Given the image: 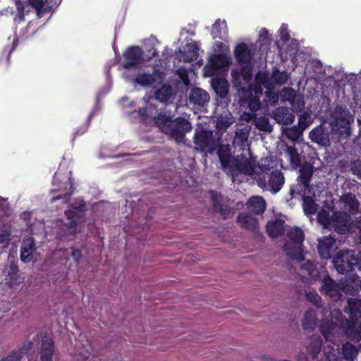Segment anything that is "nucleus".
<instances>
[{
  "instance_id": "4",
  "label": "nucleus",
  "mask_w": 361,
  "mask_h": 361,
  "mask_svg": "<svg viewBox=\"0 0 361 361\" xmlns=\"http://www.w3.org/2000/svg\"><path fill=\"white\" fill-rule=\"evenodd\" d=\"M313 175V166L309 164H304L300 169L298 183L295 188H290V194L292 197H297L301 193H311L312 187L310 181Z\"/></svg>"
},
{
  "instance_id": "9",
  "label": "nucleus",
  "mask_w": 361,
  "mask_h": 361,
  "mask_svg": "<svg viewBox=\"0 0 361 361\" xmlns=\"http://www.w3.org/2000/svg\"><path fill=\"white\" fill-rule=\"evenodd\" d=\"M228 169L233 177L236 176L238 173L250 176L254 173V168L250 159L243 157L240 159L235 157Z\"/></svg>"
},
{
  "instance_id": "38",
  "label": "nucleus",
  "mask_w": 361,
  "mask_h": 361,
  "mask_svg": "<svg viewBox=\"0 0 361 361\" xmlns=\"http://www.w3.org/2000/svg\"><path fill=\"white\" fill-rule=\"evenodd\" d=\"M301 269L306 271L307 274L313 279L319 276V271L317 270L316 266L310 261H307L301 265Z\"/></svg>"
},
{
  "instance_id": "41",
  "label": "nucleus",
  "mask_w": 361,
  "mask_h": 361,
  "mask_svg": "<svg viewBox=\"0 0 361 361\" xmlns=\"http://www.w3.org/2000/svg\"><path fill=\"white\" fill-rule=\"evenodd\" d=\"M302 133L303 130H302L298 126H294L287 130L286 133V136L288 139L295 141L297 140L300 137Z\"/></svg>"
},
{
  "instance_id": "13",
  "label": "nucleus",
  "mask_w": 361,
  "mask_h": 361,
  "mask_svg": "<svg viewBox=\"0 0 361 361\" xmlns=\"http://www.w3.org/2000/svg\"><path fill=\"white\" fill-rule=\"evenodd\" d=\"M345 312L349 314V323L355 327L357 324L360 318H361V299L349 298L348 300V306L345 307Z\"/></svg>"
},
{
  "instance_id": "49",
  "label": "nucleus",
  "mask_w": 361,
  "mask_h": 361,
  "mask_svg": "<svg viewBox=\"0 0 361 361\" xmlns=\"http://www.w3.org/2000/svg\"><path fill=\"white\" fill-rule=\"evenodd\" d=\"M210 194L212 207L216 211L219 207H220L223 204H221V197L219 195L217 192L214 190H211Z\"/></svg>"
},
{
  "instance_id": "26",
  "label": "nucleus",
  "mask_w": 361,
  "mask_h": 361,
  "mask_svg": "<svg viewBox=\"0 0 361 361\" xmlns=\"http://www.w3.org/2000/svg\"><path fill=\"white\" fill-rule=\"evenodd\" d=\"M266 202L259 196H254L250 198L247 202V208L255 214H262L266 209Z\"/></svg>"
},
{
  "instance_id": "19",
  "label": "nucleus",
  "mask_w": 361,
  "mask_h": 361,
  "mask_svg": "<svg viewBox=\"0 0 361 361\" xmlns=\"http://www.w3.org/2000/svg\"><path fill=\"white\" fill-rule=\"evenodd\" d=\"M234 56L237 62L242 65H249L252 58L251 50L245 43H240L235 47Z\"/></svg>"
},
{
  "instance_id": "37",
  "label": "nucleus",
  "mask_w": 361,
  "mask_h": 361,
  "mask_svg": "<svg viewBox=\"0 0 361 361\" xmlns=\"http://www.w3.org/2000/svg\"><path fill=\"white\" fill-rule=\"evenodd\" d=\"M318 222L323 225L324 228L331 226L332 216H330L329 212L327 210L322 209L317 214Z\"/></svg>"
},
{
  "instance_id": "2",
  "label": "nucleus",
  "mask_w": 361,
  "mask_h": 361,
  "mask_svg": "<svg viewBox=\"0 0 361 361\" xmlns=\"http://www.w3.org/2000/svg\"><path fill=\"white\" fill-rule=\"evenodd\" d=\"M354 118L345 106H336L331 122V129L341 137H348L351 134L350 123Z\"/></svg>"
},
{
  "instance_id": "46",
  "label": "nucleus",
  "mask_w": 361,
  "mask_h": 361,
  "mask_svg": "<svg viewBox=\"0 0 361 361\" xmlns=\"http://www.w3.org/2000/svg\"><path fill=\"white\" fill-rule=\"evenodd\" d=\"M33 348V343L30 341H25L22 345V347L16 353V354H17L20 358L23 357V356L27 353H28V352L30 350H31V349Z\"/></svg>"
},
{
  "instance_id": "63",
  "label": "nucleus",
  "mask_w": 361,
  "mask_h": 361,
  "mask_svg": "<svg viewBox=\"0 0 361 361\" xmlns=\"http://www.w3.org/2000/svg\"><path fill=\"white\" fill-rule=\"evenodd\" d=\"M351 170L353 174L361 176V163L354 162L351 164Z\"/></svg>"
},
{
  "instance_id": "54",
  "label": "nucleus",
  "mask_w": 361,
  "mask_h": 361,
  "mask_svg": "<svg viewBox=\"0 0 361 361\" xmlns=\"http://www.w3.org/2000/svg\"><path fill=\"white\" fill-rule=\"evenodd\" d=\"M280 38L283 42H286L290 39V35L288 30V27L285 24H282L280 28Z\"/></svg>"
},
{
  "instance_id": "64",
  "label": "nucleus",
  "mask_w": 361,
  "mask_h": 361,
  "mask_svg": "<svg viewBox=\"0 0 361 361\" xmlns=\"http://www.w3.org/2000/svg\"><path fill=\"white\" fill-rule=\"evenodd\" d=\"M21 358L13 352L11 355H8L6 358L1 359L0 361H20Z\"/></svg>"
},
{
  "instance_id": "45",
  "label": "nucleus",
  "mask_w": 361,
  "mask_h": 361,
  "mask_svg": "<svg viewBox=\"0 0 361 361\" xmlns=\"http://www.w3.org/2000/svg\"><path fill=\"white\" fill-rule=\"evenodd\" d=\"M258 167L262 173L267 175L271 173L273 166H271L270 160L269 158H263L259 162Z\"/></svg>"
},
{
  "instance_id": "14",
  "label": "nucleus",
  "mask_w": 361,
  "mask_h": 361,
  "mask_svg": "<svg viewBox=\"0 0 361 361\" xmlns=\"http://www.w3.org/2000/svg\"><path fill=\"white\" fill-rule=\"evenodd\" d=\"M36 250L35 239L27 237L23 240L20 246V260L24 263H29L33 259V253Z\"/></svg>"
},
{
  "instance_id": "57",
  "label": "nucleus",
  "mask_w": 361,
  "mask_h": 361,
  "mask_svg": "<svg viewBox=\"0 0 361 361\" xmlns=\"http://www.w3.org/2000/svg\"><path fill=\"white\" fill-rule=\"evenodd\" d=\"M72 209L78 212L80 214H82L85 211L86 204L82 200L79 202H75L72 205Z\"/></svg>"
},
{
  "instance_id": "12",
  "label": "nucleus",
  "mask_w": 361,
  "mask_h": 361,
  "mask_svg": "<svg viewBox=\"0 0 361 361\" xmlns=\"http://www.w3.org/2000/svg\"><path fill=\"white\" fill-rule=\"evenodd\" d=\"M309 137L312 142H314L323 147H328L331 145L328 130L322 125L314 128L309 133Z\"/></svg>"
},
{
  "instance_id": "3",
  "label": "nucleus",
  "mask_w": 361,
  "mask_h": 361,
  "mask_svg": "<svg viewBox=\"0 0 361 361\" xmlns=\"http://www.w3.org/2000/svg\"><path fill=\"white\" fill-rule=\"evenodd\" d=\"M287 236L293 242L294 246L289 242L285 243L283 248L286 255L298 262L303 261L304 256L300 248L305 239L303 231L298 227H295L288 231Z\"/></svg>"
},
{
  "instance_id": "47",
  "label": "nucleus",
  "mask_w": 361,
  "mask_h": 361,
  "mask_svg": "<svg viewBox=\"0 0 361 361\" xmlns=\"http://www.w3.org/2000/svg\"><path fill=\"white\" fill-rule=\"evenodd\" d=\"M306 296L307 300L310 301L312 304L317 307H322V298L320 296H319L318 294L316 293H309Z\"/></svg>"
},
{
  "instance_id": "5",
  "label": "nucleus",
  "mask_w": 361,
  "mask_h": 361,
  "mask_svg": "<svg viewBox=\"0 0 361 361\" xmlns=\"http://www.w3.org/2000/svg\"><path fill=\"white\" fill-rule=\"evenodd\" d=\"M336 271L341 274L352 271L357 264V257L353 250H339L333 259Z\"/></svg>"
},
{
  "instance_id": "25",
  "label": "nucleus",
  "mask_w": 361,
  "mask_h": 361,
  "mask_svg": "<svg viewBox=\"0 0 361 361\" xmlns=\"http://www.w3.org/2000/svg\"><path fill=\"white\" fill-rule=\"evenodd\" d=\"M189 100L191 103L203 106L209 102V95L205 90L201 88H194L190 93Z\"/></svg>"
},
{
  "instance_id": "1",
  "label": "nucleus",
  "mask_w": 361,
  "mask_h": 361,
  "mask_svg": "<svg viewBox=\"0 0 361 361\" xmlns=\"http://www.w3.org/2000/svg\"><path fill=\"white\" fill-rule=\"evenodd\" d=\"M154 125L159 130L177 143L182 142L185 135L192 130L191 123L184 117L178 116L173 118L172 116L159 113L153 117Z\"/></svg>"
},
{
  "instance_id": "50",
  "label": "nucleus",
  "mask_w": 361,
  "mask_h": 361,
  "mask_svg": "<svg viewBox=\"0 0 361 361\" xmlns=\"http://www.w3.org/2000/svg\"><path fill=\"white\" fill-rule=\"evenodd\" d=\"M92 117V114L89 115V116L87 117V118L86 120L85 123L80 128L75 130V131L74 132L73 138H75L77 136L84 134L87 131V130L90 126Z\"/></svg>"
},
{
  "instance_id": "43",
  "label": "nucleus",
  "mask_w": 361,
  "mask_h": 361,
  "mask_svg": "<svg viewBox=\"0 0 361 361\" xmlns=\"http://www.w3.org/2000/svg\"><path fill=\"white\" fill-rule=\"evenodd\" d=\"M311 123L312 119L310 115L307 112H304L300 116L297 126L304 131Z\"/></svg>"
},
{
  "instance_id": "15",
  "label": "nucleus",
  "mask_w": 361,
  "mask_h": 361,
  "mask_svg": "<svg viewBox=\"0 0 361 361\" xmlns=\"http://www.w3.org/2000/svg\"><path fill=\"white\" fill-rule=\"evenodd\" d=\"M335 248L336 240L331 236L324 237L319 241L318 252L322 259H331Z\"/></svg>"
},
{
  "instance_id": "60",
  "label": "nucleus",
  "mask_w": 361,
  "mask_h": 361,
  "mask_svg": "<svg viewBox=\"0 0 361 361\" xmlns=\"http://www.w3.org/2000/svg\"><path fill=\"white\" fill-rule=\"evenodd\" d=\"M71 255L73 258L74 261L78 264L82 258V251L80 249L71 247Z\"/></svg>"
},
{
  "instance_id": "7",
  "label": "nucleus",
  "mask_w": 361,
  "mask_h": 361,
  "mask_svg": "<svg viewBox=\"0 0 361 361\" xmlns=\"http://www.w3.org/2000/svg\"><path fill=\"white\" fill-rule=\"evenodd\" d=\"M143 55L144 51L139 46L133 45L128 47L123 52L121 66L126 70L133 68H140L144 61Z\"/></svg>"
},
{
  "instance_id": "24",
  "label": "nucleus",
  "mask_w": 361,
  "mask_h": 361,
  "mask_svg": "<svg viewBox=\"0 0 361 361\" xmlns=\"http://www.w3.org/2000/svg\"><path fill=\"white\" fill-rule=\"evenodd\" d=\"M274 118L279 123L290 125L294 121L295 116L287 107L281 106L274 111Z\"/></svg>"
},
{
  "instance_id": "48",
  "label": "nucleus",
  "mask_w": 361,
  "mask_h": 361,
  "mask_svg": "<svg viewBox=\"0 0 361 361\" xmlns=\"http://www.w3.org/2000/svg\"><path fill=\"white\" fill-rule=\"evenodd\" d=\"M351 323L348 322V329L351 331L352 334H353V338L357 339V341H361V324L358 321L357 324L355 325V327H350L351 326Z\"/></svg>"
},
{
  "instance_id": "62",
  "label": "nucleus",
  "mask_w": 361,
  "mask_h": 361,
  "mask_svg": "<svg viewBox=\"0 0 361 361\" xmlns=\"http://www.w3.org/2000/svg\"><path fill=\"white\" fill-rule=\"evenodd\" d=\"M286 152L288 154V155L290 156L291 161H294V160L295 159H298V151L295 147H292V146L288 147Z\"/></svg>"
},
{
  "instance_id": "56",
  "label": "nucleus",
  "mask_w": 361,
  "mask_h": 361,
  "mask_svg": "<svg viewBox=\"0 0 361 361\" xmlns=\"http://www.w3.org/2000/svg\"><path fill=\"white\" fill-rule=\"evenodd\" d=\"M266 95L270 104H277L279 99V94L278 92H271V90H269L267 92Z\"/></svg>"
},
{
  "instance_id": "30",
  "label": "nucleus",
  "mask_w": 361,
  "mask_h": 361,
  "mask_svg": "<svg viewBox=\"0 0 361 361\" xmlns=\"http://www.w3.org/2000/svg\"><path fill=\"white\" fill-rule=\"evenodd\" d=\"M307 193H301L302 197V208L304 213L307 215H312L317 212V204L312 197L307 195Z\"/></svg>"
},
{
  "instance_id": "27",
  "label": "nucleus",
  "mask_w": 361,
  "mask_h": 361,
  "mask_svg": "<svg viewBox=\"0 0 361 361\" xmlns=\"http://www.w3.org/2000/svg\"><path fill=\"white\" fill-rule=\"evenodd\" d=\"M212 86L216 94L221 98H225L228 93L229 85L225 78L212 79Z\"/></svg>"
},
{
  "instance_id": "39",
  "label": "nucleus",
  "mask_w": 361,
  "mask_h": 361,
  "mask_svg": "<svg viewBox=\"0 0 361 361\" xmlns=\"http://www.w3.org/2000/svg\"><path fill=\"white\" fill-rule=\"evenodd\" d=\"M68 185H69V188L68 190H66V192L63 194V195H57V196H55L54 197H52L51 199V202H54L59 200H61V199H63L66 202H68L70 197L72 195L73 191H74V187H73V180L72 178L70 177L68 178Z\"/></svg>"
},
{
  "instance_id": "40",
  "label": "nucleus",
  "mask_w": 361,
  "mask_h": 361,
  "mask_svg": "<svg viewBox=\"0 0 361 361\" xmlns=\"http://www.w3.org/2000/svg\"><path fill=\"white\" fill-rule=\"evenodd\" d=\"M16 46H17V41L13 40L11 46L5 47L1 51V56L0 57V60L2 61L3 59H5L7 64H9L11 55L12 52L15 50Z\"/></svg>"
},
{
  "instance_id": "35",
  "label": "nucleus",
  "mask_w": 361,
  "mask_h": 361,
  "mask_svg": "<svg viewBox=\"0 0 361 361\" xmlns=\"http://www.w3.org/2000/svg\"><path fill=\"white\" fill-rule=\"evenodd\" d=\"M302 325L304 330L313 331L314 329L316 326L315 317L310 311L305 313Z\"/></svg>"
},
{
  "instance_id": "6",
  "label": "nucleus",
  "mask_w": 361,
  "mask_h": 361,
  "mask_svg": "<svg viewBox=\"0 0 361 361\" xmlns=\"http://www.w3.org/2000/svg\"><path fill=\"white\" fill-rule=\"evenodd\" d=\"M194 144L201 152L213 154L216 149V142L212 130L201 129L196 130L194 135Z\"/></svg>"
},
{
  "instance_id": "28",
  "label": "nucleus",
  "mask_w": 361,
  "mask_h": 361,
  "mask_svg": "<svg viewBox=\"0 0 361 361\" xmlns=\"http://www.w3.org/2000/svg\"><path fill=\"white\" fill-rule=\"evenodd\" d=\"M255 80L257 84L262 85L268 90H271L275 88V83L272 77L267 72L259 73L257 74Z\"/></svg>"
},
{
  "instance_id": "52",
  "label": "nucleus",
  "mask_w": 361,
  "mask_h": 361,
  "mask_svg": "<svg viewBox=\"0 0 361 361\" xmlns=\"http://www.w3.org/2000/svg\"><path fill=\"white\" fill-rule=\"evenodd\" d=\"M153 105L152 104H149L148 107H142L140 108L137 110V114L141 119V121L144 123L146 122L148 118H149V114H148V109L151 108Z\"/></svg>"
},
{
  "instance_id": "23",
  "label": "nucleus",
  "mask_w": 361,
  "mask_h": 361,
  "mask_svg": "<svg viewBox=\"0 0 361 361\" xmlns=\"http://www.w3.org/2000/svg\"><path fill=\"white\" fill-rule=\"evenodd\" d=\"M267 233L272 238H278L284 234L285 221L281 219L268 221L266 226Z\"/></svg>"
},
{
  "instance_id": "16",
  "label": "nucleus",
  "mask_w": 361,
  "mask_h": 361,
  "mask_svg": "<svg viewBox=\"0 0 361 361\" xmlns=\"http://www.w3.org/2000/svg\"><path fill=\"white\" fill-rule=\"evenodd\" d=\"M209 66H205L207 73L212 75L214 71L223 69L230 65L229 59L224 54H213L209 59Z\"/></svg>"
},
{
  "instance_id": "21",
  "label": "nucleus",
  "mask_w": 361,
  "mask_h": 361,
  "mask_svg": "<svg viewBox=\"0 0 361 361\" xmlns=\"http://www.w3.org/2000/svg\"><path fill=\"white\" fill-rule=\"evenodd\" d=\"M268 187L273 193H277L283 187L285 180L281 171L275 170L267 174Z\"/></svg>"
},
{
  "instance_id": "11",
  "label": "nucleus",
  "mask_w": 361,
  "mask_h": 361,
  "mask_svg": "<svg viewBox=\"0 0 361 361\" xmlns=\"http://www.w3.org/2000/svg\"><path fill=\"white\" fill-rule=\"evenodd\" d=\"M157 80H162V73L159 71L154 70L152 73L145 72L137 73L132 78L131 82L135 85L150 87L154 85Z\"/></svg>"
},
{
  "instance_id": "22",
  "label": "nucleus",
  "mask_w": 361,
  "mask_h": 361,
  "mask_svg": "<svg viewBox=\"0 0 361 361\" xmlns=\"http://www.w3.org/2000/svg\"><path fill=\"white\" fill-rule=\"evenodd\" d=\"M340 200L343 203V207L347 212L354 214L358 212L360 202L355 194L345 192L340 197Z\"/></svg>"
},
{
  "instance_id": "42",
  "label": "nucleus",
  "mask_w": 361,
  "mask_h": 361,
  "mask_svg": "<svg viewBox=\"0 0 361 361\" xmlns=\"http://www.w3.org/2000/svg\"><path fill=\"white\" fill-rule=\"evenodd\" d=\"M245 101L247 104V107L252 112L257 111L260 107L259 99L256 96L250 94L246 98Z\"/></svg>"
},
{
  "instance_id": "33",
  "label": "nucleus",
  "mask_w": 361,
  "mask_h": 361,
  "mask_svg": "<svg viewBox=\"0 0 361 361\" xmlns=\"http://www.w3.org/2000/svg\"><path fill=\"white\" fill-rule=\"evenodd\" d=\"M171 87L170 85H164L155 91L154 97L159 102H167L171 97Z\"/></svg>"
},
{
  "instance_id": "36",
  "label": "nucleus",
  "mask_w": 361,
  "mask_h": 361,
  "mask_svg": "<svg viewBox=\"0 0 361 361\" xmlns=\"http://www.w3.org/2000/svg\"><path fill=\"white\" fill-rule=\"evenodd\" d=\"M272 77L275 85H283L286 83L289 75L286 71H281L279 68H274L272 71Z\"/></svg>"
},
{
  "instance_id": "31",
  "label": "nucleus",
  "mask_w": 361,
  "mask_h": 361,
  "mask_svg": "<svg viewBox=\"0 0 361 361\" xmlns=\"http://www.w3.org/2000/svg\"><path fill=\"white\" fill-rule=\"evenodd\" d=\"M342 355L345 360L353 361L358 355V350L352 343L347 342L343 345Z\"/></svg>"
},
{
  "instance_id": "58",
  "label": "nucleus",
  "mask_w": 361,
  "mask_h": 361,
  "mask_svg": "<svg viewBox=\"0 0 361 361\" xmlns=\"http://www.w3.org/2000/svg\"><path fill=\"white\" fill-rule=\"evenodd\" d=\"M11 232L9 230H5L0 233V243L8 244L11 240Z\"/></svg>"
},
{
  "instance_id": "17",
  "label": "nucleus",
  "mask_w": 361,
  "mask_h": 361,
  "mask_svg": "<svg viewBox=\"0 0 361 361\" xmlns=\"http://www.w3.org/2000/svg\"><path fill=\"white\" fill-rule=\"evenodd\" d=\"M55 352V345L53 339L47 336H43L40 347V360L53 361V355Z\"/></svg>"
},
{
  "instance_id": "18",
  "label": "nucleus",
  "mask_w": 361,
  "mask_h": 361,
  "mask_svg": "<svg viewBox=\"0 0 361 361\" xmlns=\"http://www.w3.org/2000/svg\"><path fill=\"white\" fill-rule=\"evenodd\" d=\"M217 155L221 167L224 170L228 169L231 166L233 160L235 157H233L231 153V147L228 144H219L217 147Z\"/></svg>"
},
{
  "instance_id": "8",
  "label": "nucleus",
  "mask_w": 361,
  "mask_h": 361,
  "mask_svg": "<svg viewBox=\"0 0 361 361\" xmlns=\"http://www.w3.org/2000/svg\"><path fill=\"white\" fill-rule=\"evenodd\" d=\"M343 287L329 274H326L321 281L319 290L321 293L329 297L333 301H338L342 297Z\"/></svg>"
},
{
  "instance_id": "20",
  "label": "nucleus",
  "mask_w": 361,
  "mask_h": 361,
  "mask_svg": "<svg viewBox=\"0 0 361 361\" xmlns=\"http://www.w3.org/2000/svg\"><path fill=\"white\" fill-rule=\"evenodd\" d=\"M237 223L245 230L254 231L259 227L257 219L247 212H240L237 217Z\"/></svg>"
},
{
  "instance_id": "32",
  "label": "nucleus",
  "mask_w": 361,
  "mask_h": 361,
  "mask_svg": "<svg viewBox=\"0 0 361 361\" xmlns=\"http://www.w3.org/2000/svg\"><path fill=\"white\" fill-rule=\"evenodd\" d=\"M20 270L17 265L14 263L10 264L8 270L7 277L8 279V283L11 286H16L21 283Z\"/></svg>"
},
{
  "instance_id": "51",
  "label": "nucleus",
  "mask_w": 361,
  "mask_h": 361,
  "mask_svg": "<svg viewBox=\"0 0 361 361\" xmlns=\"http://www.w3.org/2000/svg\"><path fill=\"white\" fill-rule=\"evenodd\" d=\"M257 128L265 132H271L272 130V126L270 125L269 121L267 118H263L257 123Z\"/></svg>"
},
{
  "instance_id": "29",
  "label": "nucleus",
  "mask_w": 361,
  "mask_h": 361,
  "mask_svg": "<svg viewBox=\"0 0 361 361\" xmlns=\"http://www.w3.org/2000/svg\"><path fill=\"white\" fill-rule=\"evenodd\" d=\"M184 56L185 61L188 62H192L198 59L199 45L197 42L186 44Z\"/></svg>"
},
{
  "instance_id": "10",
  "label": "nucleus",
  "mask_w": 361,
  "mask_h": 361,
  "mask_svg": "<svg viewBox=\"0 0 361 361\" xmlns=\"http://www.w3.org/2000/svg\"><path fill=\"white\" fill-rule=\"evenodd\" d=\"M350 214L347 212H334L331 226L337 233L345 234L350 231Z\"/></svg>"
},
{
  "instance_id": "34",
  "label": "nucleus",
  "mask_w": 361,
  "mask_h": 361,
  "mask_svg": "<svg viewBox=\"0 0 361 361\" xmlns=\"http://www.w3.org/2000/svg\"><path fill=\"white\" fill-rule=\"evenodd\" d=\"M231 75L233 77V80H236L241 75L243 78V80L245 82H249L252 78V68L249 65H244L240 71L238 73L237 71H233L231 72Z\"/></svg>"
},
{
  "instance_id": "44",
  "label": "nucleus",
  "mask_w": 361,
  "mask_h": 361,
  "mask_svg": "<svg viewBox=\"0 0 361 361\" xmlns=\"http://www.w3.org/2000/svg\"><path fill=\"white\" fill-rule=\"evenodd\" d=\"M221 23L226 25L225 21L221 22L220 19H217L213 24L212 30V35L213 37V39H223L221 31Z\"/></svg>"
},
{
  "instance_id": "55",
  "label": "nucleus",
  "mask_w": 361,
  "mask_h": 361,
  "mask_svg": "<svg viewBox=\"0 0 361 361\" xmlns=\"http://www.w3.org/2000/svg\"><path fill=\"white\" fill-rule=\"evenodd\" d=\"M65 215L68 220H75L78 221L79 219L82 217V214H80L78 212L73 209L66 210L65 212Z\"/></svg>"
},
{
  "instance_id": "59",
  "label": "nucleus",
  "mask_w": 361,
  "mask_h": 361,
  "mask_svg": "<svg viewBox=\"0 0 361 361\" xmlns=\"http://www.w3.org/2000/svg\"><path fill=\"white\" fill-rule=\"evenodd\" d=\"M259 40L263 44H267L270 42V36L268 30L266 28L262 29L259 35Z\"/></svg>"
},
{
  "instance_id": "53",
  "label": "nucleus",
  "mask_w": 361,
  "mask_h": 361,
  "mask_svg": "<svg viewBox=\"0 0 361 361\" xmlns=\"http://www.w3.org/2000/svg\"><path fill=\"white\" fill-rule=\"evenodd\" d=\"M216 212L221 214L224 219H228L231 216L233 212L231 209L226 205L222 204L220 207H219Z\"/></svg>"
},
{
  "instance_id": "61",
  "label": "nucleus",
  "mask_w": 361,
  "mask_h": 361,
  "mask_svg": "<svg viewBox=\"0 0 361 361\" xmlns=\"http://www.w3.org/2000/svg\"><path fill=\"white\" fill-rule=\"evenodd\" d=\"M78 224V221H77L68 220V222L66 224V226L70 234H74L75 233Z\"/></svg>"
}]
</instances>
